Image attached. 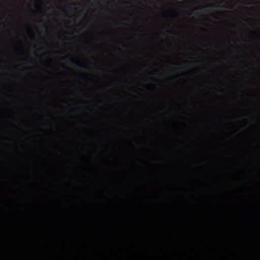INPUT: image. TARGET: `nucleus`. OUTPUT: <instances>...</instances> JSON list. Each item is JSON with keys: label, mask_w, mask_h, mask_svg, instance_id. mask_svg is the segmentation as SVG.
Wrapping results in <instances>:
<instances>
[{"label": "nucleus", "mask_w": 260, "mask_h": 260, "mask_svg": "<svg viewBox=\"0 0 260 260\" xmlns=\"http://www.w3.org/2000/svg\"><path fill=\"white\" fill-rule=\"evenodd\" d=\"M80 77H81L82 78H83L84 77V76H80Z\"/></svg>", "instance_id": "nucleus-13"}, {"label": "nucleus", "mask_w": 260, "mask_h": 260, "mask_svg": "<svg viewBox=\"0 0 260 260\" xmlns=\"http://www.w3.org/2000/svg\"><path fill=\"white\" fill-rule=\"evenodd\" d=\"M123 4H127V2H126L125 1H123Z\"/></svg>", "instance_id": "nucleus-9"}, {"label": "nucleus", "mask_w": 260, "mask_h": 260, "mask_svg": "<svg viewBox=\"0 0 260 260\" xmlns=\"http://www.w3.org/2000/svg\"><path fill=\"white\" fill-rule=\"evenodd\" d=\"M39 12L40 13H42V11L40 9V10H39Z\"/></svg>", "instance_id": "nucleus-8"}, {"label": "nucleus", "mask_w": 260, "mask_h": 260, "mask_svg": "<svg viewBox=\"0 0 260 260\" xmlns=\"http://www.w3.org/2000/svg\"><path fill=\"white\" fill-rule=\"evenodd\" d=\"M221 8H228V7L226 5H223V6H221Z\"/></svg>", "instance_id": "nucleus-5"}, {"label": "nucleus", "mask_w": 260, "mask_h": 260, "mask_svg": "<svg viewBox=\"0 0 260 260\" xmlns=\"http://www.w3.org/2000/svg\"><path fill=\"white\" fill-rule=\"evenodd\" d=\"M43 51V48H40V51Z\"/></svg>", "instance_id": "nucleus-10"}, {"label": "nucleus", "mask_w": 260, "mask_h": 260, "mask_svg": "<svg viewBox=\"0 0 260 260\" xmlns=\"http://www.w3.org/2000/svg\"><path fill=\"white\" fill-rule=\"evenodd\" d=\"M197 9H198V10H201L202 9V8H198Z\"/></svg>", "instance_id": "nucleus-12"}, {"label": "nucleus", "mask_w": 260, "mask_h": 260, "mask_svg": "<svg viewBox=\"0 0 260 260\" xmlns=\"http://www.w3.org/2000/svg\"><path fill=\"white\" fill-rule=\"evenodd\" d=\"M36 1H38L39 2H41V0H36Z\"/></svg>", "instance_id": "nucleus-11"}, {"label": "nucleus", "mask_w": 260, "mask_h": 260, "mask_svg": "<svg viewBox=\"0 0 260 260\" xmlns=\"http://www.w3.org/2000/svg\"><path fill=\"white\" fill-rule=\"evenodd\" d=\"M213 7H215V6H211V5H206L205 6V7H203L204 8H206V9H210Z\"/></svg>", "instance_id": "nucleus-3"}, {"label": "nucleus", "mask_w": 260, "mask_h": 260, "mask_svg": "<svg viewBox=\"0 0 260 260\" xmlns=\"http://www.w3.org/2000/svg\"><path fill=\"white\" fill-rule=\"evenodd\" d=\"M226 13H227L226 11L222 12V14H223L224 15L226 14Z\"/></svg>", "instance_id": "nucleus-7"}, {"label": "nucleus", "mask_w": 260, "mask_h": 260, "mask_svg": "<svg viewBox=\"0 0 260 260\" xmlns=\"http://www.w3.org/2000/svg\"><path fill=\"white\" fill-rule=\"evenodd\" d=\"M247 174L246 172H244L243 175H242V177L240 178L239 179H238V181L239 184L241 185H244L246 183V181H247Z\"/></svg>", "instance_id": "nucleus-2"}, {"label": "nucleus", "mask_w": 260, "mask_h": 260, "mask_svg": "<svg viewBox=\"0 0 260 260\" xmlns=\"http://www.w3.org/2000/svg\"><path fill=\"white\" fill-rule=\"evenodd\" d=\"M41 27H42V28H44V29H46V26H45V24H42V26H41Z\"/></svg>", "instance_id": "nucleus-4"}, {"label": "nucleus", "mask_w": 260, "mask_h": 260, "mask_svg": "<svg viewBox=\"0 0 260 260\" xmlns=\"http://www.w3.org/2000/svg\"><path fill=\"white\" fill-rule=\"evenodd\" d=\"M118 50L120 51V49L118 48Z\"/></svg>", "instance_id": "nucleus-14"}, {"label": "nucleus", "mask_w": 260, "mask_h": 260, "mask_svg": "<svg viewBox=\"0 0 260 260\" xmlns=\"http://www.w3.org/2000/svg\"><path fill=\"white\" fill-rule=\"evenodd\" d=\"M69 61L70 62V63L78 68H79L81 69H87V67H86V66L75 61L72 58H69Z\"/></svg>", "instance_id": "nucleus-1"}, {"label": "nucleus", "mask_w": 260, "mask_h": 260, "mask_svg": "<svg viewBox=\"0 0 260 260\" xmlns=\"http://www.w3.org/2000/svg\"><path fill=\"white\" fill-rule=\"evenodd\" d=\"M97 69H98L99 71H100V72H102V69L101 68H98Z\"/></svg>", "instance_id": "nucleus-6"}]
</instances>
